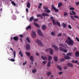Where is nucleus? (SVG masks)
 I'll return each mask as SVG.
<instances>
[{
  "instance_id": "22",
  "label": "nucleus",
  "mask_w": 79,
  "mask_h": 79,
  "mask_svg": "<svg viewBox=\"0 0 79 79\" xmlns=\"http://www.w3.org/2000/svg\"><path fill=\"white\" fill-rule=\"evenodd\" d=\"M71 12H70V14L71 15H76V12L74 11L73 10Z\"/></svg>"
},
{
  "instance_id": "61",
  "label": "nucleus",
  "mask_w": 79,
  "mask_h": 79,
  "mask_svg": "<svg viewBox=\"0 0 79 79\" xmlns=\"http://www.w3.org/2000/svg\"><path fill=\"white\" fill-rule=\"evenodd\" d=\"M78 61L77 60H76L75 61L74 63H78Z\"/></svg>"
},
{
  "instance_id": "10",
  "label": "nucleus",
  "mask_w": 79,
  "mask_h": 79,
  "mask_svg": "<svg viewBox=\"0 0 79 79\" xmlns=\"http://www.w3.org/2000/svg\"><path fill=\"white\" fill-rule=\"evenodd\" d=\"M59 45L60 46H61V47H63L64 48V49H66L67 47H68V45H67V44H65V47H64V46L63 45V44H60Z\"/></svg>"
},
{
  "instance_id": "13",
  "label": "nucleus",
  "mask_w": 79,
  "mask_h": 79,
  "mask_svg": "<svg viewBox=\"0 0 79 79\" xmlns=\"http://www.w3.org/2000/svg\"><path fill=\"white\" fill-rule=\"evenodd\" d=\"M41 58L42 59L44 60H47V55L45 56H41Z\"/></svg>"
},
{
  "instance_id": "35",
  "label": "nucleus",
  "mask_w": 79,
  "mask_h": 79,
  "mask_svg": "<svg viewBox=\"0 0 79 79\" xmlns=\"http://www.w3.org/2000/svg\"><path fill=\"white\" fill-rule=\"evenodd\" d=\"M59 49L60 51H61V52H63V50H64V49H63L62 47H60L59 48Z\"/></svg>"
},
{
  "instance_id": "63",
  "label": "nucleus",
  "mask_w": 79,
  "mask_h": 79,
  "mask_svg": "<svg viewBox=\"0 0 79 79\" xmlns=\"http://www.w3.org/2000/svg\"><path fill=\"white\" fill-rule=\"evenodd\" d=\"M36 55H37V56H39V53L37 52L36 53Z\"/></svg>"
},
{
  "instance_id": "20",
  "label": "nucleus",
  "mask_w": 79,
  "mask_h": 79,
  "mask_svg": "<svg viewBox=\"0 0 79 79\" xmlns=\"http://www.w3.org/2000/svg\"><path fill=\"white\" fill-rule=\"evenodd\" d=\"M67 65H68V66H70V67H73V65L72 64L70 63H68Z\"/></svg>"
},
{
  "instance_id": "16",
  "label": "nucleus",
  "mask_w": 79,
  "mask_h": 79,
  "mask_svg": "<svg viewBox=\"0 0 79 79\" xmlns=\"http://www.w3.org/2000/svg\"><path fill=\"white\" fill-rule=\"evenodd\" d=\"M57 68L59 71H61V70H62V68H61V67L60 65H57Z\"/></svg>"
},
{
  "instance_id": "36",
  "label": "nucleus",
  "mask_w": 79,
  "mask_h": 79,
  "mask_svg": "<svg viewBox=\"0 0 79 79\" xmlns=\"http://www.w3.org/2000/svg\"><path fill=\"white\" fill-rule=\"evenodd\" d=\"M26 40H27V42L29 43H31V42L30 41V40H29V38L28 37L26 38Z\"/></svg>"
},
{
  "instance_id": "54",
  "label": "nucleus",
  "mask_w": 79,
  "mask_h": 79,
  "mask_svg": "<svg viewBox=\"0 0 79 79\" xmlns=\"http://www.w3.org/2000/svg\"><path fill=\"white\" fill-rule=\"evenodd\" d=\"M38 20H39V19H35L34 20V21L37 22Z\"/></svg>"
},
{
  "instance_id": "43",
  "label": "nucleus",
  "mask_w": 79,
  "mask_h": 79,
  "mask_svg": "<svg viewBox=\"0 0 79 79\" xmlns=\"http://www.w3.org/2000/svg\"><path fill=\"white\" fill-rule=\"evenodd\" d=\"M74 18H76V19H79V17H78V16H77V15H74Z\"/></svg>"
},
{
  "instance_id": "2",
  "label": "nucleus",
  "mask_w": 79,
  "mask_h": 79,
  "mask_svg": "<svg viewBox=\"0 0 79 79\" xmlns=\"http://www.w3.org/2000/svg\"><path fill=\"white\" fill-rule=\"evenodd\" d=\"M71 55H72V53H68L67 54L66 56H64V58L65 59H66V60H70V59H71V57H70L69 56H71Z\"/></svg>"
},
{
  "instance_id": "51",
  "label": "nucleus",
  "mask_w": 79,
  "mask_h": 79,
  "mask_svg": "<svg viewBox=\"0 0 79 79\" xmlns=\"http://www.w3.org/2000/svg\"><path fill=\"white\" fill-rule=\"evenodd\" d=\"M62 52H64V53H66V52H68V51H67V50H64H64Z\"/></svg>"
},
{
  "instance_id": "48",
  "label": "nucleus",
  "mask_w": 79,
  "mask_h": 79,
  "mask_svg": "<svg viewBox=\"0 0 79 79\" xmlns=\"http://www.w3.org/2000/svg\"><path fill=\"white\" fill-rule=\"evenodd\" d=\"M62 35V34L61 33H60L58 35H57V36L58 37H61V36Z\"/></svg>"
},
{
  "instance_id": "15",
  "label": "nucleus",
  "mask_w": 79,
  "mask_h": 79,
  "mask_svg": "<svg viewBox=\"0 0 79 79\" xmlns=\"http://www.w3.org/2000/svg\"><path fill=\"white\" fill-rule=\"evenodd\" d=\"M42 16H50L49 15L45 13H42Z\"/></svg>"
},
{
  "instance_id": "6",
  "label": "nucleus",
  "mask_w": 79,
  "mask_h": 79,
  "mask_svg": "<svg viewBox=\"0 0 79 79\" xmlns=\"http://www.w3.org/2000/svg\"><path fill=\"white\" fill-rule=\"evenodd\" d=\"M37 32L39 35L40 36H41V37H43L44 35H43V34H42V31H41V30L40 29H38L37 30Z\"/></svg>"
},
{
  "instance_id": "58",
  "label": "nucleus",
  "mask_w": 79,
  "mask_h": 79,
  "mask_svg": "<svg viewBox=\"0 0 79 79\" xmlns=\"http://www.w3.org/2000/svg\"><path fill=\"white\" fill-rule=\"evenodd\" d=\"M26 12H29V9H28V8H26Z\"/></svg>"
},
{
  "instance_id": "31",
  "label": "nucleus",
  "mask_w": 79,
  "mask_h": 79,
  "mask_svg": "<svg viewBox=\"0 0 79 79\" xmlns=\"http://www.w3.org/2000/svg\"><path fill=\"white\" fill-rule=\"evenodd\" d=\"M11 3L14 6H16V3H15V2L14 1H11Z\"/></svg>"
},
{
  "instance_id": "12",
  "label": "nucleus",
  "mask_w": 79,
  "mask_h": 79,
  "mask_svg": "<svg viewBox=\"0 0 79 79\" xmlns=\"http://www.w3.org/2000/svg\"><path fill=\"white\" fill-rule=\"evenodd\" d=\"M47 28V26L45 25H43L42 26V29L43 31H44L45 29Z\"/></svg>"
},
{
  "instance_id": "34",
  "label": "nucleus",
  "mask_w": 79,
  "mask_h": 79,
  "mask_svg": "<svg viewBox=\"0 0 79 79\" xmlns=\"http://www.w3.org/2000/svg\"><path fill=\"white\" fill-rule=\"evenodd\" d=\"M31 29V27L30 26V25L28 26L26 28V29Z\"/></svg>"
},
{
  "instance_id": "7",
  "label": "nucleus",
  "mask_w": 79,
  "mask_h": 79,
  "mask_svg": "<svg viewBox=\"0 0 79 79\" xmlns=\"http://www.w3.org/2000/svg\"><path fill=\"white\" fill-rule=\"evenodd\" d=\"M50 19H52V22L53 23V24L54 26H57V24H56V22L55 21V20L54 19H53V17H50Z\"/></svg>"
},
{
  "instance_id": "14",
  "label": "nucleus",
  "mask_w": 79,
  "mask_h": 79,
  "mask_svg": "<svg viewBox=\"0 0 79 79\" xmlns=\"http://www.w3.org/2000/svg\"><path fill=\"white\" fill-rule=\"evenodd\" d=\"M10 50H12V52H14V58H15V57H16V52L14 51L13 50V49L12 48H10Z\"/></svg>"
},
{
  "instance_id": "26",
  "label": "nucleus",
  "mask_w": 79,
  "mask_h": 79,
  "mask_svg": "<svg viewBox=\"0 0 79 79\" xmlns=\"http://www.w3.org/2000/svg\"><path fill=\"white\" fill-rule=\"evenodd\" d=\"M30 59L31 61H34V57L32 56H31L30 57Z\"/></svg>"
},
{
  "instance_id": "42",
  "label": "nucleus",
  "mask_w": 79,
  "mask_h": 79,
  "mask_svg": "<svg viewBox=\"0 0 79 79\" xmlns=\"http://www.w3.org/2000/svg\"><path fill=\"white\" fill-rule=\"evenodd\" d=\"M20 55L21 57H23V54L22 52L21 51H20Z\"/></svg>"
},
{
  "instance_id": "38",
  "label": "nucleus",
  "mask_w": 79,
  "mask_h": 79,
  "mask_svg": "<svg viewBox=\"0 0 79 79\" xmlns=\"http://www.w3.org/2000/svg\"><path fill=\"white\" fill-rule=\"evenodd\" d=\"M61 5H62V3L60 2L58 4V7H60Z\"/></svg>"
},
{
  "instance_id": "19",
  "label": "nucleus",
  "mask_w": 79,
  "mask_h": 79,
  "mask_svg": "<svg viewBox=\"0 0 79 79\" xmlns=\"http://www.w3.org/2000/svg\"><path fill=\"white\" fill-rule=\"evenodd\" d=\"M48 60L50 61H51V60H52V57L51 56H48Z\"/></svg>"
},
{
  "instance_id": "29",
  "label": "nucleus",
  "mask_w": 79,
  "mask_h": 79,
  "mask_svg": "<svg viewBox=\"0 0 79 79\" xmlns=\"http://www.w3.org/2000/svg\"><path fill=\"white\" fill-rule=\"evenodd\" d=\"M68 14L66 12L64 13V17H66V16H68Z\"/></svg>"
},
{
  "instance_id": "49",
  "label": "nucleus",
  "mask_w": 79,
  "mask_h": 79,
  "mask_svg": "<svg viewBox=\"0 0 79 79\" xmlns=\"http://www.w3.org/2000/svg\"><path fill=\"white\" fill-rule=\"evenodd\" d=\"M63 74V72H60L59 73V75H61V74Z\"/></svg>"
},
{
  "instance_id": "28",
  "label": "nucleus",
  "mask_w": 79,
  "mask_h": 79,
  "mask_svg": "<svg viewBox=\"0 0 79 79\" xmlns=\"http://www.w3.org/2000/svg\"><path fill=\"white\" fill-rule=\"evenodd\" d=\"M25 53H26V55H27V56H30V54L29 52H26Z\"/></svg>"
},
{
  "instance_id": "23",
  "label": "nucleus",
  "mask_w": 79,
  "mask_h": 79,
  "mask_svg": "<svg viewBox=\"0 0 79 79\" xmlns=\"http://www.w3.org/2000/svg\"><path fill=\"white\" fill-rule=\"evenodd\" d=\"M31 6V4L30 2H28L27 5V6L28 8H30V6Z\"/></svg>"
},
{
  "instance_id": "21",
  "label": "nucleus",
  "mask_w": 79,
  "mask_h": 79,
  "mask_svg": "<svg viewBox=\"0 0 79 79\" xmlns=\"http://www.w3.org/2000/svg\"><path fill=\"white\" fill-rule=\"evenodd\" d=\"M75 56L76 57H78L79 56V52H77L75 53Z\"/></svg>"
},
{
  "instance_id": "9",
  "label": "nucleus",
  "mask_w": 79,
  "mask_h": 79,
  "mask_svg": "<svg viewBox=\"0 0 79 79\" xmlns=\"http://www.w3.org/2000/svg\"><path fill=\"white\" fill-rule=\"evenodd\" d=\"M52 46L53 48H55V51H57L58 50V47L56 46L55 45L52 44Z\"/></svg>"
},
{
  "instance_id": "27",
  "label": "nucleus",
  "mask_w": 79,
  "mask_h": 79,
  "mask_svg": "<svg viewBox=\"0 0 79 79\" xmlns=\"http://www.w3.org/2000/svg\"><path fill=\"white\" fill-rule=\"evenodd\" d=\"M47 74L48 76H50L52 74V73L50 72H49L47 73Z\"/></svg>"
},
{
  "instance_id": "25",
  "label": "nucleus",
  "mask_w": 79,
  "mask_h": 79,
  "mask_svg": "<svg viewBox=\"0 0 79 79\" xmlns=\"http://www.w3.org/2000/svg\"><path fill=\"white\" fill-rule=\"evenodd\" d=\"M53 50H52V48H51V49L50 50V55H53Z\"/></svg>"
},
{
  "instance_id": "4",
  "label": "nucleus",
  "mask_w": 79,
  "mask_h": 79,
  "mask_svg": "<svg viewBox=\"0 0 79 79\" xmlns=\"http://www.w3.org/2000/svg\"><path fill=\"white\" fill-rule=\"evenodd\" d=\"M43 9H44V11L47 13H50V10H49L48 7H44L43 8Z\"/></svg>"
},
{
  "instance_id": "24",
  "label": "nucleus",
  "mask_w": 79,
  "mask_h": 79,
  "mask_svg": "<svg viewBox=\"0 0 79 79\" xmlns=\"http://www.w3.org/2000/svg\"><path fill=\"white\" fill-rule=\"evenodd\" d=\"M34 25H35V26H36L38 27H40V26L39 25V24L35 23H34Z\"/></svg>"
},
{
  "instance_id": "32",
  "label": "nucleus",
  "mask_w": 79,
  "mask_h": 79,
  "mask_svg": "<svg viewBox=\"0 0 79 79\" xmlns=\"http://www.w3.org/2000/svg\"><path fill=\"white\" fill-rule=\"evenodd\" d=\"M37 72V69H34L32 71V73H35Z\"/></svg>"
},
{
  "instance_id": "1",
  "label": "nucleus",
  "mask_w": 79,
  "mask_h": 79,
  "mask_svg": "<svg viewBox=\"0 0 79 79\" xmlns=\"http://www.w3.org/2000/svg\"><path fill=\"white\" fill-rule=\"evenodd\" d=\"M68 39L65 41V43H67L69 45H73L74 44V41L71 39V38L69 37H68Z\"/></svg>"
},
{
  "instance_id": "44",
  "label": "nucleus",
  "mask_w": 79,
  "mask_h": 79,
  "mask_svg": "<svg viewBox=\"0 0 79 79\" xmlns=\"http://www.w3.org/2000/svg\"><path fill=\"white\" fill-rule=\"evenodd\" d=\"M70 18L73 20H74V18L73 17V16H71Z\"/></svg>"
},
{
  "instance_id": "64",
  "label": "nucleus",
  "mask_w": 79,
  "mask_h": 79,
  "mask_svg": "<svg viewBox=\"0 0 79 79\" xmlns=\"http://www.w3.org/2000/svg\"><path fill=\"white\" fill-rule=\"evenodd\" d=\"M20 37H23V36L22 35H20Z\"/></svg>"
},
{
  "instance_id": "46",
  "label": "nucleus",
  "mask_w": 79,
  "mask_h": 79,
  "mask_svg": "<svg viewBox=\"0 0 79 79\" xmlns=\"http://www.w3.org/2000/svg\"><path fill=\"white\" fill-rule=\"evenodd\" d=\"M68 27L69 29H72V27H71V26L70 25H69Z\"/></svg>"
},
{
  "instance_id": "56",
  "label": "nucleus",
  "mask_w": 79,
  "mask_h": 79,
  "mask_svg": "<svg viewBox=\"0 0 79 79\" xmlns=\"http://www.w3.org/2000/svg\"><path fill=\"white\" fill-rule=\"evenodd\" d=\"M41 14L38 15H37V17H40V16H41Z\"/></svg>"
},
{
  "instance_id": "17",
  "label": "nucleus",
  "mask_w": 79,
  "mask_h": 79,
  "mask_svg": "<svg viewBox=\"0 0 79 79\" xmlns=\"http://www.w3.org/2000/svg\"><path fill=\"white\" fill-rule=\"evenodd\" d=\"M54 61H56V62H57V61H58V57L56 56H54Z\"/></svg>"
},
{
  "instance_id": "57",
  "label": "nucleus",
  "mask_w": 79,
  "mask_h": 79,
  "mask_svg": "<svg viewBox=\"0 0 79 79\" xmlns=\"http://www.w3.org/2000/svg\"><path fill=\"white\" fill-rule=\"evenodd\" d=\"M13 20H15L16 19V17H14L13 18Z\"/></svg>"
},
{
  "instance_id": "59",
  "label": "nucleus",
  "mask_w": 79,
  "mask_h": 79,
  "mask_svg": "<svg viewBox=\"0 0 79 79\" xmlns=\"http://www.w3.org/2000/svg\"><path fill=\"white\" fill-rule=\"evenodd\" d=\"M79 2H77L76 3V5H77V6H79Z\"/></svg>"
},
{
  "instance_id": "30",
  "label": "nucleus",
  "mask_w": 79,
  "mask_h": 79,
  "mask_svg": "<svg viewBox=\"0 0 79 79\" xmlns=\"http://www.w3.org/2000/svg\"><path fill=\"white\" fill-rule=\"evenodd\" d=\"M51 64V62L50 61H49L48 64V67H50V66Z\"/></svg>"
},
{
  "instance_id": "11",
  "label": "nucleus",
  "mask_w": 79,
  "mask_h": 79,
  "mask_svg": "<svg viewBox=\"0 0 79 79\" xmlns=\"http://www.w3.org/2000/svg\"><path fill=\"white\" fill-rule=\"evenodd\" d=\"M26 48L27 50H30V48H31V47H30V45L28 44H27L26 45Z\"/></svg>"
},
{
  "instance_id": "18",
  "label": "nucleus",
  "mask_w": 79,
  "mask_h": 79,
  "mask_svg": "<svg viewBox=\"0 0 79 79\" xmlns=\"http://www.w3.org/2000/svg\"><path fill=\"white\" fill-rule=\"evenodd\" d=\"M18 39L19 38L17 36H15L13 38V39L15 40V41H18Z\"/></svg>"
},
{
  "instance_id": "55",
  "label": "nucleus",
  "mask_w": 79,
  "mask_h": 79,
  "mask_svg": "<svg viewBox=\"0 0 79 79\" xmlns=\"http://www.w3.org/2000/svg\"><path fill=\"white\" fill-rule=\"evenodd\" d=\"M76 39L77 40V42H79V38H78L77 37H76Z\"/></svg>"
},
{
  "instance_id": "5",
  "label": "nucleus",
  "mask_w": 79,
  "mask_h": 79,
  "mask_svg": "<svg viewBox=\"0 0 79 79\" xmlns=\"http://www.w3.org/2000/svg\"><path fill=\"white\" fill-rule=\"evenodd\" d=\"M52 10H54L56 13H58V12L59 11V10H58V9H56L55 7V6H54V5H52Z\"/></svg>"
},
{
  "instance_id": "33",
  "label": "nucleus",
  "mask_w": 79,
  "mask_h": 79,
  "mask_svg": "<svg viewBox=\"0 0 79 79\" xmlns=\"http://www.w3.org/2000/svg\"><path fill=\"white\" fill-rule=\"evenodd\" d=\"M56 23L57 24L58 26H59V27L61 26V24H60V22H58V21H56Z\"/></svg>"
},
{
  "instance_id": "52",
  "label": "nucleus",
  "mask_w": 79,
  "mask_h": 79,
  "mask_svg": "<svg viewBox=\"0 0 79 79\" xmlns=\"http://www.w3.org/2000/svg\"><path fill=\"white\" fill-rule=\"evenodd\" d=\"M26 63H27V61H26L25 63H23V65H26Z\"/></svg>"
},
{
  "instance_id": "39",
  "label": "nucleus",
  "mask_w": 79,
  "mask_h": 79,
  "mask_svg": "<svg viewBox=\"0 0 79 79\" xmlns=\"http://www.w3.org/2000/svg\"><path fill=\"white\" fill-rule=\"evenodd\" d=\"M51 35H55V33L53 32H52L51 33Z\"/></svg>"
},
{
  "instance_id": "53",
  "label": "nucleus",
  "mask_w": 79,
  "mask_h": 79,
  "mask_svg": "<svg viewBox=\"0 0 79 79\" xmlns=\"http://www.w3.org/2000/svg\"><path fill=\"white\" fill-rule=\"evenodd\" d=\"M64 59H61L60 60V61L61 62H62V61H64Z\"/></svg>"
},
{
  "instance_id": "62",
  "label": "nucleus",
  "mask_w": 79,
  "mask_h": 79,
  "mask_svg": "<svg viewBox=\"0 0 79 79\" xmlns=\"http://www.w3.org/2000/svg\"><path fill=\"white\" fill-rule=\"evenodd\" d=\"M77 48H76L75 47L73 48V51H75V50H76Z\"/></svg>"
},
{
  "instance_id": "41",
  "label": "nucleus",
  "mask_w": 79,
  "mask_h": 79,
  "mask_svg": "<svg viewBox=\"0 0 79 79\" xmlns=\"http://www.w3.org/2000/svg\"><path fill=\"white\" fill-rule=\"evenodd\" d=\"M63 27L64 28L66 27V25L64 24V23H63Z\"/></svg>"
},
{
  "instance_id": "60",
  "label": "nucleus",
  "mask_w": 79,
  "mask_h": 79,
  "mask_svg": "<svg viewBox=\"0 0 79 79\" xmlns=\"http://www.w3.org/2000/svg\"><path fill=\"white\" fill-rule=\"evenodd\" d=\"M64 69H67V67L66 66H64Z\"/></svg>"
},
{
  "instance_id": "8",
  "label": "nucleus",
  "mask_w": 79,
  "mask_h": 79,
  "mask_svg": "<svg viewBox=\"0 0 79 79\" xmlns=\"http://www.w3.org/2000/svg\"><path fill=\"white\" fill-rule=\"evenodd\" d=\"M32 37L33 38H35L36 37V34L35 32L34 31H32Z\"/></svg>"
},
{
  "instance_id": "50",
  "label": "nucleus",
  "mask_w": 79,
  "mask_h": 79,
  "mask_svg": "<svg viewBox=\"0 0 79 79\" xmlns=\"http://www.w3.org/2000/svg\"><path fill=\"white\" fill-rule=\"evenodd\" d=\"M46 61H44L42 62V63H43L44 64H46Z\"/></svg>"
},
{
  "instance_id": "3",
  "label": "nucleus",
  "mask_w": 79,
  "mask_h": 79,
  "mask_svg": "<svg viewBox=\"0 0 79 79\" xmlns=\"http://www.w3.org/2000/svg\"><path fill=\"white\" fill-rule=\"evenodd\" d=\"M36 42H37V44H39L40 47H43V46H44V45H43L42 43V42L40 41V40H36Z\"/></svg>"
},
{
  "instance_id": "47",
  "label": "nucleus",
  "mask_w": 79,
  "mask_h": 79,
  "mask_svg": "<svg viewBox=\"0 0 79 79\" xmlns=\"http://www.w3.org/2000/svg\"><path fill=\"white\" fill-rule=\"evenodd\" d=\"M70 10H74V7H71L70 8Z\"/></svg>"
},
{
  "instance_id": "40",
  "label": "nucleus",
  "mask_w": 79,
  "mask_h": 79,
  "mask_svg": "<svg viewBox=\"0 0 79 79\" xmlns=\"http://www.w3.org/2000/svg\"><path fill=\"white\" fill-rule=\"evenodd\" d=\"M51 49V48H48V49H47L46 50V51L47 52H48Z\"/></svg>"
},
{
  "instance_id": "45",
  "label": "nucleus",
  "mask_w": 79,
  "mask_h": 79,
  "mask_svg": "<svg viewBox=\"0 0 79 79\" xmlns=\"http://www.w3.org/2000/svg\"><path fill=\"white\" fill-rule=\"evenodd\" d=\"M10 61H11L12 62H14L15 61V59H9Z\"/></svg>"
},
{
  "instance_id": "37",
  "label": "nucleus",
  "mask_w": 79,
  "mask_h": 79,
  "mask_svg": "<svg viewBox=\"0 0 79 79\" xmlns=\"http://www.w3.org/2000/svg\"><path fill=\"white\" fill-rule=\"evenodd\" d=\"M34 19V17H30L29 18V21H32V19Z\"/></svg>"
}]
</instances>
